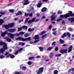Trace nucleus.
Returning a JSON list of instances; mask_svg holds the SVG:
<instances>
[{
    "label": "nucleus",
    "mask_w": 74,
    "mask_h": 74,
    "mask_svg": "<svg viewBox=\"0 0 74 74\" xmlns=\"http://www.w3.org/2000/svg\"><path fill=\"white\" fill-rule=\"evenodd\" d=\"M8 31L10 33H13V32H15V31H16V29L14 28L10 29H8Z\"/></svg>",
    "instance_id": "10"
},
{
    "label": "nucleus",
    "mask_w": 74,
    "mask_h": 74,
    "mask_svg": "<svg viewBox=\"0 0 74 74\" xmlns=\"http://www.w3.org/2000/svg\"><path fill=\"white\" fill-rule=\"evenodd\" d=\"M4 23V21L3 19H0V26Z\"/></svg>",
    "instance_id": "17"
},
{
    "label": "nucleus",
    "mask_w": 74,
    "mask_h": 74,
    "mask_svg": "<svg viewBox=\"0 0 74 74\" xmlns=\"http://www.w3.org/2000/svg\"><path fill=\"white\" fill-rule=\"evenodd\" d=\"M31 37H29L28 38H24L21 37H18V38L16 39V40H19L20 41H30L31 40Z\"/></svg>",
    "instance_id": "2"
},
{
    "label": "nucleus",
    "mask_w": 74,
    "mask_h": 74,
    "mask_svg": "<svg viewBox=\"0 0 74 74\" xmlns=\"http://www.w3.org/2000/svg\"><path fill=\"white\" fill-rule=\"evenodd\" d=\"M62 18H59L56 20L57 22H59V21H62Z\"/></svg>",
    "instance_id": "54"
},
{
    "label": "nucleus",
    "mask_w": 74,
    "mask_h": 74,
    "mask_svg": "<svg viewBox=\"0 0 74 74\" xmlns=\"http://www.w3.org/2000/svg\"><path fill=\"white\" fill-rule=\"evenodd\" d=\"M36 19V18H32V20H31L32 22H34V21H35V20Z\"/></svg>",
    "instance_id": "45"
},
{
    "label": "nucleus",
    "mask_w": 74,
    "mask_h": 74,
    "mask_svg": "<svg viewBox=\"0 0 74 74\" xmlns=\"http://www.w3.org/2000/svg\"><path fill=\"white\" fill-rule=\"evenodd\" d=\"M73 45H71L69 47V48L68 49V53L70 52L71 51H72V49H73Z\"/></svg>",
    "instance_id": "11"
},
{
    "label": "nucleus",
    "mask_w": 74,
    "mask_h": 74,
    "mask_svg": "<svg viewBox=\"0 0 74 74\" xmlns=\"http://www.w3.org/2000/svg\"><path fill=\"white\" fill-rule=\"evenodd\" d=\"M40 41V40H35L34 41V43H36V42H38V41Z\"/></svg>",
    "instance_id": "52"
},
{
    "label": "nucleus",
    "mask_w": 74,
    "mask_h": 74,
    "mask_svg": "<svg viewBox=\"0 0 74 74\" xmlns=\"http://www.w3.org/2000/svg\"><path fill=\"white\" fill-rule=\"evenodd\" d=\"M47 34H45L44 35H43L42 36V38H43L45 37H47Z\"/></svg>",
    "instance_id": "47"
},
{
    "label": "nucleus",
    "mask_w": 74,
    "mask_h": 74,
    "mask_svg": "<svg viewBox=\"0 0 74 74\" xmlns=\"http://www.w3.org/2000/svg\"><path fill=\"white\" fill-rule=\"evenodd\" d=\"M68 20L69 21H71V23H73V22H74V18L71 17V18H68Z\"/></svg>",
    "instance_id": "12"
},
{
    "label": "nucleus",
    "mask_w": 74,
    "mask_h": 74,
    "mask_svg": "<svg viewBox=\"0 0 74 74\" xmlns=\"http://www.w3.org/2000/svg\"><path fill=\"white\" fill-rule=\"evenodd\" d=\"M14 74H20V73L19 72H14Z\"/></svg>",
    "instance_id": "64"
},
{
    "label": "nucleus",
    "mask_w": 74,
    "mask_h": 74,
    "mask_svg": "<svg viewBox=\"0 0 74 74\" xmlns=\"http://www.w3.org/2000/svg\"><path fill=\"white\" fill-rule=\"evenodd\" d=\"M25 33V32H21L19 33V34H20V35H21V36H22V35H23Z\"/></svg>",
    "instance_id": "36"
},
{
    "label": "nucleus",
    "mask_w": 74,
    "mask_h": 74,
    "mask_svg": "<svg viewBox=\"0 0 74 74\" xmlns=\"http://www.w3.org/2000/svg\"><path fill=\"white\" fill-rule=\"evenodd\" d=\"M60 53H62V54H64V53H67V49H61L60 51Z\"/></svg>",
    "instance_id": "8"
},
{
    "label": "nucleus",
    "mask_w": 74,
    "mask_h": 74,
    "mask_svg": "<svg viewBox=\"0 0 74 74\" xmlns=\"http://www.w3.org/2000/svg\"><path fill=\"white\" fill-rule=\"evenodd\" d=\"M54 56V53L53 52H51L50 54V58H52Z\"/></svg>",
    "instance_id": "16"
},
{
    "label": "nucleus",
    "mask_w": 74,
    "mask_h": 74,
    "mask_svg": "<svg viewBox=\"0 0 74 74\" xmlns=\"http://www.w3.org/2000/svg\"><path fill=\"white\" fill-rule=\"evenodd\" d=\"M0 45L1 46L3 45V49H8V47H7V44L3 42H0Z\"/></svg>",
    "instance_id": "4"
},
{
    "label": "nucleus",
    "mask_w": 74,
    "mask_h": 74,
    "mask_svg": "<svg viewBox=\"0 0 74 74\" xmlns=\"http://www.w3.org/2000/svg\"><path fill=\"white\" fill-rule=\"evenodd\" d=\"M22 3L24 5H26L30 3L29 0H24L23 1Z\"/></svg>",
    "instance_id": "7"
},
{
    "label": "nucleus",
    "mask_w": 74,
    "mask_h": 74,
    "mask_svg": "<svg viewBox=\"0 0 74 74\" xmlns=\"http://www.w3.org/2000/svg\"><path fill=\"white\" fill-rule=\"evenodd\" d=\"M6 34H7V32H2L1 34V37H3L5 36V35H6Z\"/></svg>",
    "instance_id": "14"
},
{
    "label": "nucleus",
    "mask_w": 74,
    "mask_h": 74,
    "mask_svg": "<svg viewBox=\"0 0 74 74\" xmlns=\"http://www.w3.org/2000/svg\"><path fill=\"white\" fill-rule=\"evenodd\" d=\"M51 28H52V25H50L49 27V29H51Z\"/></svg>",
    "instance_id": "61"
},
{
    "label": "nucleus",
    "mask_w": 74,
    "mask_h": 74,
    "mask_svg": "<svg viewBox=\"0 0 74 74\" xmlns=\"http://www.w3.org/2000/svg\"><path fill=\"white\" fill-rule=\"evenodd\" d=\"M36 15L37 16H40V13H37L36 14Z\"/></svg>",
    "instance_id": "62"
},
{
    "label": "nucleus",
    "mask_w": 74,
    "mask_h": 74,
    "mask_svg": "<svg viewBox=\"0 0 74 74\" xmlns=\"http://www.w3.org/2000/svg\"><path fill=\"white\" fill-rule=\"evenodd\" d=\"M4 55L5 56H6V58H8L10 57L11 59H14L15 57L14 55H12L11 54H9V52H6L4 54Z\"/></svg>",
    "instance_id": "3"
},
{
    "label": "nucleus",
    "mask_w": 74,
    "mask_h": 74,
    "mask_svg": "<svg viewBox=\"0 0 74 74\" xmlns=\"http://www.w3.org/2000/svg\"><path fill=\"white\" fill-rule=\"evenodd\" d=\"M51 21H56V19H55L56 17L53 16H51Z\"/></svg>",
    "instance_id": "13"
},
{
    "label": "nucleus",
    "mask_w": 74,
    "mask_h": 74,
    "mask_svg": "<svg viewBox=\"0 0 74 74\" xmlns=\"http://www.w3.org/2000/svg\"><path fill=\"white\" fill-rule=\"evenodd\" d=\"M0 14L2 15H4V14H5V13L3 12L2 11H1L0 12Z\"/></svg>",
    "instance_id": "46"
},
{
    "label": "nucleus",
    "mask_w": 74,
    "mask_h": 74,
    "mask_svg": "<svg viewBox=\"0 0 74 74\" xmlns=\"http://www.w3.org/2000/svg\"><path fill=\"white\" fill-rule=\"evenodd\" d=\"M56 45V42H53L51 44L52 46H55Z\"/></svg>",
    "instance_id": "35"
},
{
    "label": "nucleus",
    "mask_w": 74,
    "mask_h": 74,
    "mask_svg": "<svg viewBox=\"0 0 74 74\" xmlns=\"http://www.w3.org/2000/svg\"><path fill=\"white\" fill-rule=\"evenodd\" d=\"M47 10V8L45 7H44L41 10V12H45Z\"/></svg>",
    "instance_id": "15"
},
{
    "label": "nucleus",
    "mask_w": 74,
    "mask_h": 74,
    "mask_svg": "<svg viewBox=\"0 0 74 74\" xmlns=\"http://www.w3.org/2000/svg\"><path fill=\"white\" fill-rule=\"evenodd\" d=\"M65 37H67V33H64L62 36V38H64Z\"/></svg>",
    "instance_id": "20"
},
{
    "label": "nucleus",
    "mask_w": 74,
    "mask_h": 74,
    "mask_svg": "<svg viewBox=\"0 0 74 74\" xmlns=\"http://www.w3.org/2000/svg\"><path fill=\"white\" fill-rule=\"evenodd\" d=\"M3 26L4 27V28L6 29H8V28H10L8 25H3Z\"/></svg>",
    "instance_id": "18"
},
{
    "label": "nucleus",
    "mask_w": 74,
    "mask_h": 74,
    "mask_svg": "<svg viewBox=\"0 0 74 74\" xmlns=\"http://www.w3.org/2000/svg\"><path fill=\"white\" fill-rule=\"evenodd\" d=\"M66 35L67 36H68V37L69 38L71 37V34H70V33H69V32H67L66 33Z\"/></svg>",
    "instance_id": "28"
},
{
    "label": "nucleus",
    "mask_w": 74,
    "mask_h": 74,
    "mask_svg": "<svg viewBox=\"0 0 74 74\" xmlns=\"http://www.w3.org/2000/svg\"><path fill=\"white\" fill-rule=\"evenodd\" d=\"M60 17L61 18L65 19H67L69 17H74V13H73L72 11H69L65 14L60 15Z\"/></svg>",
    "instance_id": "1"
},
{
    "label": "nucleus",
    "mask_w": 74,
    "mask_h": 74,
    "mask_svg": "<svg viewBox=\"0 0 74 74\" xmlns=\"http://www.w3.org/2000/svg\"><path fill=\"white\" fill-rule=\"evenodd\" d=\"M22 70H26V67L25 66H23L22 67Z\"/></svg>",
    "instance_id": "34"
},
{
    "label": "nucleus",
    "mask_w": 74,
    "mask_h": 74,
    "mask_svg": "<svg viewBox=\"0 0 74 74\" xmlns=\"http://www.w3.org/2000/svg\"><path fill=\"white\" fill-rule=\"evenodd\" d=\"M23 49V48H21L18 50V52H21V51H22Z\"/></svg>",
    "instance_id": "57"
},
{
    "label": "nucleus",
    "mask_w": 74,
    "mask_h": 74,
    "mask_svg": "<svg viewBox=\"0 0 74 74\" xmlns=\"http://www.w3.org/2000/svg\"><path fill=\"white\" fill-rule=\"evenodd\" d=\"M23 28L25 29L26 30H27V27L26 26H23Z\"/></svg>",
    "instance_id": "38"
},
{
    "label": "nucleus",
    "mask_w": 74,
    "mask_h": 74,
    "mask_svg": "<svg viewBox=\"0 0 74 74\" xmlns=\"http://www.w3.org/2000/svg\"><path fill=\"white\" fill-rule=\"evenodd\" d=\"M32 21L31 20H29L28 21V24H30V23H32Z\"/></svg>",
    "instance_id": "43"
},
{
    "label": "nucleus",
    "mask_w": 74,
    "mask_h": 74,
    "mask_svg": "<svg viewBox=\"0 0 74 74\" xmlns=\"http://www.w3.org/2000/svg\"><path fill=\"white\" fill-rule=\"evenodd\" d=\"M29 18H27L26 19V20L25 21V23H27V21H28V19H29Z\"/></svg>",
    "instance_id": "40"
},
{
    "label": "nucleus",
    "mask_w": 74,
    "mask_h": 74,
    "mask_svg": "<svg viewBox=\"0 0 74 74\" xmlns=\"http://www.w3.org/2000/svg\"><path fill=\"white\" fill-rule=\"evenodd\" d=\"M62 54H57L56 55H55V56L56 57H60V56H61Z\"/></svg>",
    "instance_id": "37"
},
{
    "label": "nucleus",
    "mask_w": 74,
    "mask_h": 74,
    "mask_svg": "<svg viewBox=\"0 0 74 74\" xmlns=\"http://www.w3.org/2000/svg\"><path fill=\"white\" fill-rule=\"evenodd\" d=\"M34 38L35 40H37V39H39V36L38 35H36L35 36Z\"/></svg>",
    "instance_id": "25"
},
{
    "label": "nucleus",
    "mask_w": 74,
    "mask_h": 74,
    "mask_svg": "<svg viewBox=\"0 0 74 74\" xmlns=\"http://www.w3.org/2000/svg\"><path fill=\"white\" fill-rule=\"evenodd\" d=\"M28 56H33V55H32V53H28Z\"/></svg>",
    "instance_id": "59"
},
{
    "label": "nucleus",
    "mask_w": 74,
    "mask_h": 74,
    "mask_svg": "<svg viewBox=\"0 0 74 74\" xmlns=\"http://www.w3.org/2000/svg\"><path fill=\"white\" fill-rule=\"evenodd\" d=\"M4 52H5V50H3V49L1 48L0 49V52L2 54H3L4 53Z\"/></svg>",
    "instance_id": "19"
},
{
    "label": "nucleus",
    "mask_w": 74,
    "mask_h": 74,
    "mask_svg": "<svg viewBox=\"0 0 74 74\" xmlns=\"http://www.w3.org/2000/svg\"><path fill=\"white\" fill-rule=\"evenodd\" d=\"M39 49L40 50V52H42L43 51H44V49H43V47H39Z\"/></svg>",
    "instance_id": "27"
},
{
    "label": "nucleus",
    "mask_w": 74,
    "mask_h": 74,
    "mask_svg": "<svg viewBox=\"0 0 74 74\" xmlns=\"http://www.w3.org/2000/svg\"><path fill=\"white\" fill-rule=\"evenodd\" d=\"M53 49V47H48L47 49V51H51Z\"/></svg>",
    "instance_id": "26"
},
{
    "label": "nucleus",
    "mask_w": 74,
    "mask_h": 74,
    "mask_svg": "<svg viewBox=\"0 0 74 74\" xmlns=\"http://www.w3.org/2000/svg\"><path fill=\"white\" fill-rule=\"evenodd\" d=\"M57 14H62V12L60 11H59L57 13Z\"/></svg>",
    "instance_id": "39"
},
{
    "label": "nucleus",
    "mask_w": 74,
    "mask_h": 74,
    "mask_svg": "<svg viewBox=\"0 0 74 74\" xmlns=\"http://www.w3.org/2000/svg\"><path fill=\"white\" fill-rule=\"evenodd\" d=\"M60 44H64V41L61 39H60Z\"/></svg>",
    "instance_id": "21"
},
{
    "label": "nucleus",
    "mask_w": 74,
    "mask_h": 74,
    "mask_svg": "<svg viewBox=\"0 0 74 74\" xmlns=\"http://www.w3.org/2000/svg\"><path fill=\"white\" fill-rule=\"evenodd\" d=\"M4 58V56L3 55H1L0 56V59H3Z\"/></svg>",
    "instance_id": "41"
},
{
    "label": "nucleus",
    "mask_w": 74,
    "mask_h": 74,
    "mask_svg": "<svg viewBox=\"0 0 74 74\" xmlns=\"http://www.w3.org/2000/svg\"><path fill=\"white\" fill-rule=\"evenodd\" d=\"M22 30V27H18V29L17 31L18 32H20V31H21Z\"/></svg>",
    "instance_id": "30"
},
{
    "label": "nucleus",
    "mask_w": 74,
    "mask_h": 74,
    "mask_svg": "<svg viewBox=\"0 0 74 74\" xmlns=\"http://www.w3.org/2000/svg\"><path fill=\"white\" fill-rule=\"evenodd\" d=\"M8 25H9V28H12V27L14 26V25H15V23H12L8 24Z\"/></svg>",
    "instance_id": "9"
},
{
    "label": "nucleus",
    "mask_w": 74,
    "mask_h": 74,
    "mask_svg": "<svg viewBox=\"0 0 74 74\" xmlns=\"http://www.w3.org/2000/svg\"><path fill=\"white\" fill-rule=\"evenodd\" d=\"M22 14V13L21 12L19 11L17 13H16V15H21Z\"/></svg>",
    "instance_id": "22"
},
{
    "label": "nucleus",
    "mask_w": 74,
    "mask_h": 74,
    "mask_svg": "<svg viewBox=\"0 0 74 74\" xmlns=\"http://www.w3.org/2000/svg\"><path fill=\"white\" fill-rule=\"evenodd\" d=\"M45 18H46V17L44 16H43L41 19H45Z\"/></svg>",
    "instance_id": "51"
},
{
    "label": "nucleus",
    "mask_w": 74,
    "mask_h": 74,
    "mask_svg": "<svg viewBox=\"0 0 74 74\" xmlns=\"http://www.w3.org/2000/svg\"><path fill=\"white\" fill-rule=\"evenodd\" d=\"M7 35L8 37H10V38L11 39H13V38H14V37H15V34H13L11 33H8Z\"/></svg>",
    "instance_id": "6"
},
{
    "label": "nucleus",
    "mask_w": 74,
    "mask_h": 74,
    "mask_svg": "<svg viewBox=\"0 0 74 74\" xmlns=\"http://www.w3.org/2000/svg\"><path fill=\"white\" fill-rule=\"evenodd\" d=\"M25 45V43L24 42H22L21 45L22 46H24Z\"/></svg>",
    "instance_id": "60"
},
{
    "label": "nucleus",
    "mask_w": 74,
    "mask_h": 74,
    "mask_svg": "<svg viewBox=\"0 0 74 74\" xmlns=\"http://www.w3.org/2000/svg\"><path fill=\"white\" fill-rule=\"evenodd\" d=\"M43 71H44V67H41L39 68L38 70L37 71V73L42 74Z\"/></svg>",
    "instance_id": "5"
},
{
    "label": "nucleus",
    "mask_w": 74,
    "mask_h": 74,
    "mask_svg": "<svg viewBox=\"0 0 74 74\" xmlns=\"http://www.w3.org/2000/svg\"><path fill=\"white\" fill-rule=\"evenodd\" d=\"M41 5H42V3H38L37 7L38 8H40Z\"/></svg>",
    "instance_id": "24"
},
{
    "label": "nucleus",
    "mask_w": 74,
    "mask_h": 74,
    "mask_svg": "<svg viewBox=\"0 0 74 74\" xmlns=\"http://www.w3.org/2000/svg\"><path fill=\"white\" fill-rule=\"evenodd\" d=\"M45 33H46V32L44 31L42 32L40 34V36H42L43 34H45Z\"/></svg>",
    "instance_id": "23"
},
{
    "label": "nucleus",
    "mask_w": 74,
    "mask_h": 74,
    "mask_svg": "<svg viewBox=\"0 0 74 74\" xmlns=\"http://www.w3.org/2000/svg\"><path fill=\"white\" fill-rule=\"evenodd\" d=\"M29 36H30L29 34L27 33L24 35V37H29Z\"/></svg>",
    "instance_id": "31"
},
{
    "label": "nucleus",
    "mask_w": 74,
    "mask_h": 74,
    "mask_svg": "<svg viewBox=\"0 0 74 74\" xmlns=\"http://www.w3.org/2000/svg\"><path fill=\"white\" fill-rule=\"evenodd\" d=\"M34 58L33 57H31L29 58V60H32V59H33Z\"/></svg>",
    "instance_id": "44"
},
{
    "label": "nucleus",
    "mask_w": 74,
    "mask_h": 74,
    "mask_svg": "<svg viewBox=\"0 0 74 74\" xmlns=\"http://www.w3.org/2000/svg\"><path fill=\"white\" fill-rule=\"evenodd\" d=\"M9 11L10 12H11V13H13L15 11V10L14 9H10L9 10Z\"/></svg>",
    "instance_id": "32"
},
{
    "label": "nucleus",
    "mask_w": 74,
    "mask_h": 74,
    "mask_svg": "<svg viewBox=\"0 0 74 74\" xmlns=\"http://www.w3.org/2000/svg\"><path fill=\"white\" fill-rule=\"evenodd\" d=\"M29 15L30 17H32V16H33V13L30 14L29 13Z\"/></svg>",
    "instance_id": "49"
},
{
    "label": "nucleus",
    "mask_w": 74,
    "mask_h": 74,
    "mask_svg": "<svg viewBox=\"0 0 74 74\" xmlns=\"http://www.w3.org/2000/svg\"><path fill=\"white\" fill-rule=\"evenodd\" d=\"M14 35L16 36H19L20 34H19H19H15Z\"/></svg>",
    "instance_id": "50"
},
{
    "label": "nucleus",
    "mask_w": 74,
    "mask_h": 74,
    "mask_svg": "<svg viewBox=\"0 0 74 74\" xmlns=\"http://www.w3.org/2000/svg\"><path fill=\"white\" fill-rule=\"evenodd\" d=\"M6 41H7L8 42H11V41H12V40L11 39L8 37V38H6Z\"/></svg>",
    "instance_id": "29"
},
{
    "label": "nucleus",
    "mask_w": 74,
    "mask_h": 74,
    "mask_svg": "<svg viewBox=\"0 0 74 74\" xmlns=\"http://www.w3.org/2000/svg\"><path fill=\"white\" fill-rule=\"evenodd\" d=\"M58 49L59 48L58 47H56L55 48V51H58Z\"/></svg>",
    "instance_id": "55"
},
{
    "label": "nucleus",
    "mask_w": 74,
    "mask_h": 74,
    "mask_svg": "<svg viewBox=\"0 0 74 74\" xmlns=\"http://www.w3.org/2000/svg\"><path fill=\"white\" fill-rule=\"evenodd\" d=\"M56 33H57V32L54 31L52 32V34L53 35H56Z\"/></svg>",
    "instance_id": "42"
},
{
    "label": "nucleus",
    "mask_w": 74,
    "mask_h": 74,
    "mask_svg": "<svg viewBox=\"0 0 74 74\" xmlns=\"http://www.w3.org/2000/svg\"><path fill=\"white\" fill-rule=\"evenodd\" d=\"M73 29L71 28H69V31H71V32H72V31H73Z\"/></svg>",
    "instance_id": "58"
},
{
    "label": "nucleus",
    "mask_w": 74,
    "mask_h": 74,
    "mask_svg": "<svg viewBox=\"0 0 74 74\" xmlns=\"http://www.w3.org/2000/svg\"><path fill=\"white\" fill-rule=\"evenodd\" d=\"M32 62L30 61H29L28 62V65H32Z\"/></svg>",
    "instance_id": "53"
},
{
    "label": "nucleus",
    "mask_w": 74,
    "mask_h": 74,
    "mask_svg": "<svg viewBox=\"0 0 74 74\" xmlns=\"http://www.w3.org/2000/svg\"><path fill=\"white\" fill-rule=\"evenodd\" d=\"M65 23H66V22H65V21H64L62 20V24H65Z\"/></svg>",
    "instance_id": "63"
},
{
    "label": "nucleus",
    "mask_w": 74,
    "mask_h": 74,
    "mask_svg": "<svg viewBox=\"0 0 74 74\" xmlns=\"http://www.w3.org/2000/svg\"><path fill=\"white\" fill-rule=\"evenodd\" d=\"M58 71L57 70H55L54 71L53 73L54 74H58Z\"/></svg>",
    "instance_id": "33"
},
{
    "label": "nucleus",
    "mask_w": 74,
    "mask_h": 74,
    "mask_svg": "<svg viewBox=\"0 0 74 74\" xmlns=\"http://www.w3.org/2000/svg\"><path fill=\"white\" fill-rule=\"evenodd\" d=\"M18 52L19 51H17L14 53V55H16L18 54Z\"/></svg>",
    "instance_id": "48"
},
{
    "label": "nucleus",
    "mask_w": 74,
    "mask_h": 74,
    "mask_svg": "<svg viewBox=\"0 0 74 74\" xmlns=\"http://www.w3.org/2000/svg\"><path fill=\"white\" fill-rule=\"evenodd\" d=\"M29 13H25V16H28L29 15Z\"/></svg>",
    "instance_id": "56"
}]
</instances>
